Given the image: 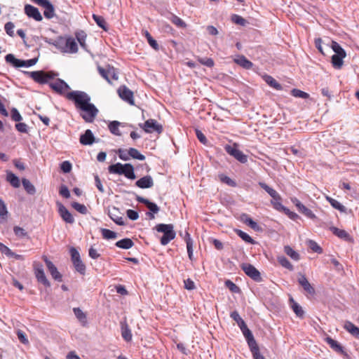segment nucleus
Listing matches in <instances>:
<instances>
[{"mask_svg": "<svg viewBox=\"0 0 359 359\" xmlns=\"http://www.w3.org/2000/svg\"><path fill=\"white\" fill-rule=\"evenodd\" d=\"M13 231L15 235L19 238H29L28 233L23 228H21L20 226H15L13 228Z\"/></svg>", "mask_w": 359, "mask_h": 359, "instance_id": "79ce46f5", "label": "nucleus"}, {"mask_svg": "<svg viewBox=\"0 0 359 359\" xmlns=\"http://www.w3.org/2000/svg\"><path fill=\"white\" fill-rule=\"evenodd\" d=\"M264 79L267 84H269L271 87L273 88L276 90H281L282 87L280 83H278L275 79H273L271 76L265 75L264 76Z\"/></svg>", "mask_w": 359, "mask_h": 359, "instance_id": "e433bc0d", "label": "nucleus"}, {"mask_svg": "<svg viewBox=\"0 0 359 359\" xmlns=\"http://www.w3.org/2000/svg\"><path fill=\"white\" fill-rule=\"evenodd\" d=\"M327 200L330 202V205L334 208L341 212H344L346 210V208L343 205H341L338 201L328 196L327 197Z\"/></svg>", "mask_w": 359, "mask_h": 359, "instance_id": "c03bdc74", "label": "nucleus"}, {"mask_svg": "<svg viewBox=\"0 0 359 359\" xmlns=\"http://www.w3.org/2000/svg\"><path fill=\"white\" fill-rule=\"evenodd\" d=\"M95 142V137L92 131L89 129L86 130L84 134L80 137V142L83 145H90Z\"/></svg>", "mask_w": 359, "mask_h": 359, "instance_id": "412c9836", "label": "nucleus"}, {"mask_svg": "<svg viewBox=\"0 0 359 359\" xmlns=\"http://www.w3.org/2000/svg\"><path fill=\"white\" fill-rule=\"evenodd\" d=\"M278 262L280 263V264L289 269V270H292L293 269V266L292 265V264L289 262V260L285 257L284 256H281V257H279L278 258Z\"/></svg>", "mask_w": 359, "mask_h": 359, "instance_id": "3c124183", "label": "nucleus"}, {"mask_svg": "<svg viewBox=\"0 0 359 359\" xmlns=\"http://www.w3.org/2000/svg\"><path fill=\"white\" fill-rule=\"evenodd\" d=\"M155 229L163 235L160 239L162 245H166L172 240L175 238V231H174V226L172 224H159L155 226Z\"/></svg>", "mask_w": 359, "mask_h": 359, "instance_id": "f257e3e1", "label": "nucleus"}, {"mask_svg": "<svg viewBox=\"0 0 359 359\" xmlns=\"http://www.w3.org/2000/svg\"><path fill=\"white\" fill-rule=\"evenodd\" d=\"M198 61L201 64H202L203 65H205V66H207L208 67H212L214 66V61L211 58H208V57H204V58L198 57Z\"/></svg>", "mask_w": 359, "mask_h": 359, "instance_id": "69168bd1", "label": "nucleus"}, {"mask_svg": "<svg viewBox=\"0 0 359 359\" xmlns=\"http://www.w3.org/2000/svg\"><path fill=\"white\" fill-rule=\"evenodd\" d=\"M291 95L295 97H300L303 99H306L309 97V95L307 93L296 88L291 90Z\"/></svg>", "mask_w": 359, "mask_h": 359, "instance_id": "8fccbe9b", "label": "nucleus"}, {"mask_svg": "<svg viewBox=\"0 0 359 359\" xmlns=\"http://www.w3.org/2000/svg\"><path fill=\"white\" fill-rule=\"evenodd\" d=\"M76 37L79 43H80V46L83 48H86V34L84 32L81 31L76 33Z\"/></svg>", "mask_w": 359, "mask_h": 359, "instance_id": "09e8293b", "label": "nucleus"}, {"mask_svg": "<svg viewBox=\"0 0 359 359\" xmlns=\"http://www.w3.org/2000/svg\"><path fill=\"white\" fill-rule=\"evenodd\" d=\"M35 275L37 280L46 287H50V283L47 279L41 265L35 267Z\"/></svg>", "mask_w": 359, "mask_h": 359, "instance_id": "a211bd4d", "label": "nucleus"}, {"mask_svg": "<svg viewBox=\"0 0 359 359\" xmlns=\"http://www.w3.org/2000/svg\"><path fill=\"white\" fill-rule=\"evenodd\" d=\"M60 168L65 173H68L72 170V166L69 161H63L60 165Z\"/></svg>", "mask_w": 359, "mask_h": 359, "instance_id": "338daca9", "label": "nucleus"}, {"mask_svg": "<svg viewBox=\"0 0 359 359\" xmlns=\"http://www.w3.org/2000/svg\"><path fill=\"white\" fill-rule=\"evenodd\" d=\"M291 308L293 311L296 314V316L299 318H302L304 316V311L302 309V307L297 304L292 298L290 299Z\"/></svg>", "mask_w": 359, "mask_h": 359, "instance_id": "473e14b6", "label": "nucleus"}, {"mask_svg": "<svg viewBox=\"0 0 359 359\" xmlns=\"http://www.w3.org/2000/svg\"><path fill=\"white\" fill-rule=\"evenodd\" d=\"M5 60L6 62L11 64L15 67H32L38 61L37 58H32L27 60L17 59L13 54L11 53L6 55Z\"/></svg>", "mask_w": 359, "mask_h": 359, "instance_id": "20e7f679", "label": "nucleus"}, {"mask_svg": "<svg viewBox=\"0 0 359 359\" xmlns=\"http://www.w3.org/2000/svg\"><path fill=\"white\" fill-rule=\"evenodd\" d=\"M67 98L73 101L76 107L79 109L90 102V97L86 93L80 90L68 93Z\"/></svg>", "mask_w": 359, "mask_h": 359, "instance_id": "f03ea898", "label": "nucleus"}, {"mask_svg": "<svg viewBox=\"0 0 359 359\" xmlns=\"http://www.w3.org/2000/svg\"><path fill=\"white\" fill-rule=\"evenodd\" d=\"M345 57L339 56L338 55H333L332 56V62L334 68L340 69L343 65V59Z\"/></svg>", "mask_w": 359, "mask_h": 359, "instance_id": "49530a36", "label": "nucleus"}, {"mask_svg": "<svg viewBox=\"0 0 359 359\" xmlns=\"http://www.w3.org/2000/svg\"><path fill=\"white\" fill-rule=\"evenodd\" d=\"M284 252L287 255L291 257L292 259L295 261H298L299 259V255L298 252L294 251L290 246L287 245L284 248Z\"/></svg>", "mask_w": 359, "mask_h": 359, "instance_id": "ea45409f", "label": "nucleus"}, {"mask_svg": "<svg viewBox=\"0 0 359 359\" xmlns=\"http://www.w3.org/2000/svg\"><path fill=\"white\" fill-rule=\"evenodd\" d=\"M49 43L55 46L57 49L62 52L65 53L66 48V38L60 36L55 40H51Z\"/></svg>", "mask_w": 359, "mask_h": 359, "instance_id": "393cba45", "label": "nucleus"}, {"mask_svg": "<svg viewBox=\"0 0 359 359\" xmlns=\"http://www.w3.org/2000/svg\"><path fill=\"white\" fill-rule=\"evenodd\" d=\"M325 341L334 351L340 354L344 353L343 347L336 340L328 337L325 339Z\"/></svg>", "mask_w": 359, "mask_h": 359, "instance_id": "a878e982", "label": "nucleus"}, {"mask_svg": "<svg viewBox=\"0 0 359 359\" xmlns=\"http://www.w3.org/2000/svg\"><path fill=\"white\" fill-rule=\"evenodd\" d=\"M248 226L250 227L256 232H262L264 231L263 226L262 224H258L257 222L252 220L251 218L248 217Z\"/></svg>", "mask_w": 359, "mask_h": 359, "instance_id": "de8ad7c7", "label": "nucleus"}, {"mask_svg": "<svg viewBox=\"0 0 359 359\" xmlns=\"http://www.w3.org/2000/svg\"><path fill=\"white\" fill-rule=\"evenodd\" d=\"M118 94L123 100L127 102L131 105L135 104L133 99V93L126 86H121L118 89Z\"/></svg>", "mask_w": 359, "mask_h": 359, "instance_id": "1a4fd4ad", "label": "nucleus"}, {"mask_svg": "<svg viewBox=\"0 0 359 359\" xmlns=\"http://www.w3.org/2000/svg\"><path fill=\"white\" fill-rule=\"evenodd\" d=\"M292 201L299 212L304 215L308 218L312 219L316 217L315 214L310 209L307 208L304 205H303L297 198H294Z\"/></svg>", "mask_w": 359, "mask_h": 359, "instance_id": "ddd939ff", "label": "nucleus"}, {"mask_svg": "<svg viewBox=\"0 0 359 359\" xmlns=\"http://www.w3.org/2000/svg\"><path fill=\"white\" fill-rule=\"evenodd\" d=\"M108 215L116 224L118 225L124 224L122 214L120 212L118 208L113 207L112 208L109 209Z\"/></svg>", "mask_w": 359, "mask_h": 359, "instance_id": "f3484780", "label": "nucleus"}, {"mask_svg": "<svg viewBox=\"0 0 359 359\" xmlns=\"http://www.w3.org/2000/svg\"><path fill=\"white\" fill-rule=\"evenodd\" d=\"M93 18L100 27L102 28L104 30L107 29L105 20L102 16L93 14Z\"/></svg>", "mask_w": 359, "mask_h": 359, "instance_id": "4d7b16f0", "label": "nucleus"}, {"mask_svg": "<svg viewBox=\"0 0 359 359\" xmlns=\"http://www.w3.org/2000/svg\"><path fill=\"white\" fill-rule=\"evenodd\" d=\"M8 215L6 204L3 201H0V219L6 220Z\"/></svg>", "mask_w": 359, "mask_h": 359, "instance_id": "052dcab7", "label": "nucleus"}, {"mask_svg": "<svg viewBox=\"0 0 359 359\" xmlns=\"http://www.w3.org/2000/svg\"><path fill=\"white\" fill-rule=\"evenodd\" d=\"M15 27L14 24L12 22H8L6 23L4 26L5 31L8 35L10 36H14L13 29Z\"/></svg>", "mask_w": 359, "mask_h": 359, "instance_id": "0e129e2a", "label": "nucleus"}, {"mask_svg": "<svg viewBox=\"0 0 359 359\" xmlns=\"http://www.w3.org/2000/svg\"><path fill=\"white\" fill-rule=\"evenodd\" d=\"M100 74L109 83H111L110 79L109 77V74L111 73V69H105L101 67H98L97 68Z\"/></svg>", "mask_w": 359, "mask_h": 359, "instance_id": "13d9d810", "label": "nucleus"}, {"mask_svg": "<svg viewBox=\"0 0 359 359\" xmlns=\"http://www.w3.org/2000/svg\"><path fill=\"white\" fill-rule=\"evenodd\" d=\"M24 74L39 84H49V81L57 75L53 72L44 71L24 72Z\"/></svg>", "mask_w": 359, "mask_h": 359, "instance_id": "7ed1b4c3", "label": "nucleus"}, {"mask_svg": "<svg viewBox=\"0 0 359 359\" xmlns=\"http://www.w3.org/2000/svg\"><path fill=\"white\" fill-rule=\"evenodd\" d=\"M297 281L299 284L303 287V289L309 294H314L315 290L311 286L308 279L304 274L299 273L298 274Z\"/></svg>", "mask_w": 359, "mask_h": 359, "instance_id": "4468645a", "label": "nucleus"}, {"mask_svg": "<svg viewBox=\"0 0 359 359\" xmlns=\"http://www.w3.org/2000/svg\"><path fill=\"white\" fill-rule=\"evenodd\" d=\"M101 233L104 239H115L117 237V233L116 232L107 229H101Z\"/></svg>", "mask_w": 359, "mask_h": 359, "instance_id": "37998d69", "label": "nucleus"}, {"mask_svg": "<svg viewBox=\"0 0 359 359\" xmlns=\"http://www.w3.org/2000/svg\"><path fill=\"white\" fill-rule=\"evenodd\" d=\"M128 154L130 155V158H133L134 159H137L140 161H144L145 159V156L140 154L137 149L130 148L128 149Z\"/></svg>", "mask_w": 359, "mask_h": 359, "instance_id": "a19ab883", "label": "nucleus"}, {"mask_svg": "<svg viewBox=\"0 0 359 359\" xmlns=\"http://www.w3.org/2000/svg\"><path fill=\"white\" fill-rule=\"evenodd\" d=\"M22 186L28 194L34 195L36 193L35 187L31 183V182L26 179L22 178Z\"/></svg>", "mask_w": 359, "mask_h": 359, "instance_id": "f704fd0d", "label": "nucleus"}, {"mask_svg": "<svg viewBox=\"0 0 359 359\" xmlns=\"http://www.w3.org/2000/svg\"><path fill=\"white\" fill-rule=\"evenodd\" d=\"M280 201H281L280 197V199H278V200L272 199V201H271V203L273 205V207L274 208V209H276V210L283 212V210H285V207L282 205Z\"/></svg>", "mask_w": 359, "mask_h": 359, "instance_id": "680f3d73", "label": "nucleus"}, {"mask_svg": "<svg viewBox=\"0 0 359 359\" xmlns=\"http://www.w3.org/2000/svg\"><path fill=\"white\" fill-rule=\"evenodd\" d=\"M225 285L226 286L227 288L229 289L230 291H231L233 293H237L239 292L240 291L239 287L229 280H226Z\"/></svg>", "mask_w": 359, "mask_h": 359, "instance_id": "e2e57ef3", "label": "nucleus"}, {"mask_svg": "<svg viewBox=\"0 0 359 359\" xmlns=\"http://www.w3.org/2000/svg\"><path fill=\"white\" fill-rule=\"evenodd\" d=\"M140 126L144 129L147 133L156 132L161 133L163 131V126L159 124L155 119L149 118L144 122V124H140Z\"/></svg>", "mask_w": 359, "mask_h": 359, "instance_id": "0eeeda50", "label": "nucleus"}, {"mask_svg": "<svg viewBox=\"0 0 359 359\" xmlns=\"http://www.w3.org/2000/svg\"><path fill=\"white\" fill-rule=\"evenodd\" d=\"M143 34L145 36V37L147 39V41L149 44L154 49V50H158L159 46L156 41L153 39L151 35L149 34V32L147 30H143Z\"/></svg>", "mask_w": 359, "mask_h": 359, "instance_id": "58836bf2", "label": "nucleus"}, {"mask_svg": "<svg viewBox=\"0 0 359 359\" xmlns=\"http://www.w3.org/2000/svg\"><path fill=\"white\" fill-rule=\"evenodd\" d=\"M225 151L231 156H233L236 160L241 163L247 161V156L243 154L241 151L237 149V145L235 144L233 146L226 145L224 147Z\"/></svg>", "mask_w": 359, "mask_h": 359, "instance_id": "6e6552de", "label": "nucleus"}, {"mask_svg": "<svg viewBox=\"0 0 359 359\" xmlns=\"http://www.w3.org/2000/svg\"><path fill=\"white\" fill-rule=\"evenodd\" d=\"M58 206V212L62 219L69 224L74 222V218L70 212L60 203H57Z\"/></svg>", "mask_w": 359, "mask_h": 359, "instance_id": "2eb2a0df", "label": "nucleus"}, {"mask_svg": "<svg viewBox=\"0 0 359 359\" xmlns=\"http://www.w3.org/2000/svg\"><path fill=\"white\" fill-rule=\"evenodd\" d=\"M25 13L30 18H33L36 21L40 22L43 20V17L39 9L30 4H26L24 8Z\"/></svg>", "mask_w": 359, "mask_h": 359, "instance_id": "9d476101", "label": "nucleus"}, {"mask_svg": "<svg viewBox=\"0 0 359 359\" xmlns=\"http://www.w3.org/2000/svg\"><path fill=\"white\" fill-rule=\"evenodd\" d=\"M344 328L353 337L359 339V327H356L351 322L347 321L344 325Z\"/></svg>", "mask_w": 359, "mask_h": 359, "instance_id": "c85d7f7f", "label": "nucleus"}, {"mask_svg": "<svg viewBox=\"0 0 359 359\" xmlns=\"http://www.w3.org/2000/svg\"><path fill=\"white\" fill-rule=\"evenodd\" d=\"M135 185L141 189H148L153 187L154 181L150 175H147L136 181Z\"/></svg>", "mask_w": 359, "mask_h": 359, "instance_id": "6ab92c4d", "label": "nucleus"}, {"mask_svg": "<svg viewBox=\"0 0 359 359\" xmlns=\"http://www.w3.org/2000/svg\"><path fill=\"white\" fill-rule=\"evenodd\" d=\"M6 180L15 188L20 186L19 178L11 171L6 172Z\"/></svg>", "mask_w": 359, "mask_h": 359, "instance_id": "bb28decb", "label": "nucleus"}, {"mask_svg": "<svg viewBox=\"0 0 359 359\" xmlns=\"http://www.w3.org/2000/svg\"><path fill=\"white\" fill-rule=\"evenodd\" d=\"M74 313L82 326H86L88 324L87 316L80 308H74Z\"/></svg>", "mask_w": 359, "mask_h": 359, "instance_id": "b1692460", "label": "nucleus"}, {"mask_svg": "<svg viewBox=\"0 0 359 359\" xmlns=\"http://www.w3.org/2000/svg\"><path fill=\"white\" fill-rule=\"evenodd\" d=\"M248 347L252 355L253 359H265L263 355L260 353L259 347L252 332L248 329Z\"/></svg>", "mask_w": 359, "mask_h": 359, "instance_id": "423d86ee", "label": "nucleus"}, {"mask_svg": "<svg viewBox=\"0 0 359 359\" xmlns=\"http://www.w3.org/2000/svg\"><path fill=\"white\" fill-rule=\"evenodd\" d=\"M125 168V164L123 165L120 163H117L109 165L108 170L110 173L123 175Z\"/></svg>", "mask_w": 359, "mask_h": 359, "instance_id": "cd10ccee", "label": "nucleus"}, {"mask_svg": "<svg viewBox=\"0 0 359 359\" xmlns=\"http://www.w3.org/2000/svg\"><path fill=\"white\" fill-rule=\"evenodd\" d=\"M260 187L267 192L273 200L280 199V195L278 193L274 190L273 188L270 187L265 183L259 182Z\"/></svg>", "mask_w": 359, "mask_h": 359, "instance_id": "72a5a7b5", "label": "nucleus"}, {"mask_svg": "<svg viewBox=\"0 0 359 359\" xmlns=\"http://www.w3.org/2000/svg\"><path fill=\"white\" fill-rule=\"evenodd\" d=\"M248 277L257 283L263 281V278L259 270L253 265L248 264Z\"/></svg>", "mask_w": 359, "mask_h": 359, "instance_id": "aec40b11", "label": "nucleus"}, {"mask_svg": "<svg viewBox=\"0 0 359 359\" xmlns=\"http://www.w3.org/2000/svg\"><path fill=\"white\" fill-rule=\"evenodd\" d=\"M116 246L121 249H130L134 245L133 241L130 238H123L116 243Z\"/></svg>", "mask_w": 359, "mask_h": 359, "instance_id": "c756f323", "label": "nucleus"}, {"mask_svg": "<svg viewBox=\"0 0 359 359\" xmlns=\"http://www.w3.org/2000/svg\"><path fill=\"white\" fill-rule=\"evenodd\" d=\"M331 47L333 51L335 53L334 55H338L339 56L346 57V53L345 50L341 48V46L336 41H332Z\"/></svg>", "mask_w": 359, "mask_h": 359, "instance_id": "4c0bfd02", "label": "nucleus"}, {"mask_svg": "<svg viewBox=\"0 0 359 359\" xmlns=\"http://www.w3.org/2000/svg\"><path fill=\"white\" fill-rule=\"evenodd\" d=\"M124 168V172L123 175H125L126 177L130 180H135L136 176L134 172V167L130 163H126Z\"/></svg>", "mask_w": 359, "mask_h": 359, "instance_id": "c9c22d12", "label": "nucleus"}, {"mask_svg": "<svg viewBox=\"0 0 359 359\" xmlns=\"http://www.w3.org/2000/svg\"><path fill=\"white\" fill-rule=\"evenodd\" d=\"M218 177L220 181L222 182L223 183H225L230 187H236V182L228 176L224 174H220L218 175Z\"/></svg>", "mask_w": 359, "mask_h": 359, "instance_id": "603ef678", "label": "nucleus"}, {"mask_svg": "<svg viewBox=\"0 0 359 359\" xmlns=\"http://www.w3.org/2000/svg\"><path fill=\"white\" fill-rule=\"evenodd\" d=\"M234 62L240 66L247 68V59L243 55H238L234 58Z\"/></svg>", "mask_w": 359, "mask_h": 359, "instance_id": "bf43d9fd", "label": "nucleus"}, {"mask_svg": "<svg viewBox=\"0 0 359 359\" xmlns=\"http://www.w3.org/2000/svg\"><path fill=\"white\" fill-rule=\"evenodd\" d=\"M75 269L80 273L81 274H84L86 272V266L79 259L73 262Z\"/></svg>", "mask_w": 359, "mask_h": 359, "instance_id": "6e6d98bb", "label": "nucleus"}, {"mask_svg": "<svg viewBox=\"0 0 359 359\" xmlns=\"http://www.w3.org/2000/svg\"><path fill=\"white\" fill-rule=\"evenodd\" d=\"M230 316L240 327L245 338L247 339V325H245L244 320L240 316L239 313L236 311L231 312Z\"/></svg>", "mask_w": 359, "mask_h": 359, "instance_id": "dca6fc26", "label": "nucleus"}, {"mask_svg": "<svg viewBox=\"0 0 359 359\" xmlns=\"http://www.w3.org/2000/svg\"><path fill=\"white\" fill-rule=\"evenodd\" d=\"M119 126H120V123L118 121H111L109 124V130H110V132L112 134L119 136V135H121V133L118 129Z\"/></svg>", "mask_w": 359, "mask_h": 359, "instance_id": "a18cd8bd", "label": "nucleus"}, {"mask_svg": "<svg viewBox=\"0 0 359 359\" xmlns=\"http://www.w3.org/2000/svg\"><path fill=\"white\" fill-rule=\"evenodd\" d=\"M231 20L235 24L243 25V26L245 25V22H246L243 18H242L241 16L238 15H233L231 16Z\"/></svg>", "mask_w": 359, "mask_h": 359, "instance_id": "774afa93", "label": "nucleus"}, {"mask_svg": "<svg viewBox=\"0 0 359 359\" xmlns=\"http://www.w3.org/2000/svg\"><path fill=\"white\" fill-rule=\"evenodd\" d=\"M330 231L339 238L344 239L345 241H348L350 239V235L344 230L339 229L337 227L332 226L330 227Z\"/></svg>", "mask_w": 359, "mask_h": 359, "instance_id": "2f4dec72", "label": "nucleus"}, {"mask_svg": "<svg viewBox=\"0 0 359 359\" xmlns=\"http://www.w3.org/2000/svg\"><path fill=\"white\" fill-rule=\"evenodd\" d=\"M49 86L59 94H63L69 88L68 84L60 79L49 83Z\"/></svg>", "mask_w": 359, "mask_h": 359, "instance_id": "9b49d317", "label": "nucleus"}, {"mask_svg": "<svg viewBox=\"0 0 359 359\" xmlns=\"http://www.w3.org/2000/svg\"><path fill=\"white\" fill-rule=\"evenodd\" d=\"M65 53H76L78 51V46L75 39L72 37L66 38Z\"/></svg>", "mask_w": 359, "mask_h": 359, "instance_id": "4be33fe9", "label": "nucleus"}, {"mask_svg": "<svg viewBox=\"0 0 359 359\" xmlns=\"http://www.w3.org/2000/svg\"><path fill=\"white\" fill-rule=\"evenodd\" d=\"M72 206L74 209L81 214L86 215L88 212L87 208L83 204L79 203L77 202H73L72 203Z\"/></svg>", "mask_w": 359, "mask_h": 359, "instance_id": "5fc2aeb1", "label": "nucleus"}, {"mask_svg": "<svg viewBox=\"0 0 359 359\" xmlns=\"http://www.w3.org/2000/svg\"><path fill=\"white\" fill-rule=\"evenodd\" d=\"M43 259L45 262L46 266L48 269V271L51 274L53 278L57 281H62V275L57 271L56 266L53 264V263L50 261L46 256H43Z\"/></svg>", "mask_w": 359, "mask_h": 359, "instance_id": "f8f14e48", "label": "nucleus"}, {"mask_svg": "<svg viewBox=\"0 0 359 359\" xmlns=\"http://www.w3.org/2000/svg\"><path fill=\"white\" fill-rule=\"evenodd\" d=\"M308 243L309 248L314 252H317L318 254H321L323 252L322 248L316 241L309 240Z\"/></svg>", "mask_w": 359, "mask_h": 359, "instance_id": "864d4df0", "label": "nucleus"}, {"mask_svg": "<svg viewBox=\"0 0 359 359\" xmlns=\"http://www.w3.org/2000/svg\"><path fill=\"white\" fill-rule=\"evenodd\" d=\"M184 240L187 244V253L189 258L192 260L193 259V241L191 238L190 234L186 231Z\"/></svg>", "mask_w": 359, "mask_h": 359, "instance_id": "7c9ffc66", "label": "nucleus"}, {"mask_svg": "<svg viewBox=\"0 0 359 359\" xmlns=\"http://www.w3.org/2000/svg\"><path fill=\"white\" fill-rule=\"evenodd\" d=\"M81 110L82 111L81 117L88 123H92L98 113V109L90 102L83 107Z\"/></svg>", "mask_w": 359, "mask_h": 359, "instance_id": "39448f33", "label": "nucleus"}, {"mask_svg": "<svg viewBox=\"0 0 359 359\" xmlns=\"http://www.w3.org/2000/svg\"><path fill=\"white\" fill-rule=\"evenodd\" d=\"M121 336L126 341L132 340V333L126 321L121 323Z\"/></svg>", "mask_w": 359, "mask_h": 359, "instance_id": "5701e85b", "label": "nucleus"}]
</instances>
